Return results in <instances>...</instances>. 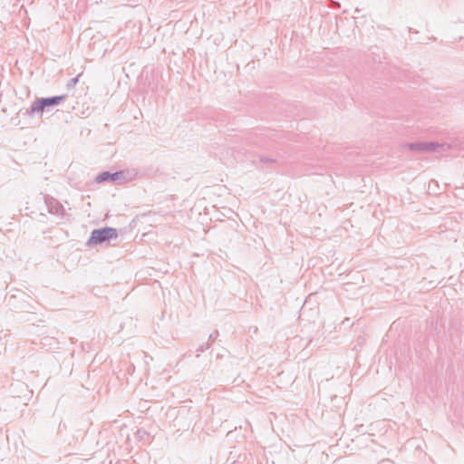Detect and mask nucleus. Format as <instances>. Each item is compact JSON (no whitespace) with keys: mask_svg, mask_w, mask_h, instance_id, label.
Returning a JSON list of instances; mask_svg holds the SVG:
<instances>
[{"mask_svg":"<svg viewBox=\"0 0 464 464\" xmlns=\"http://www.w3.org/2000/svg\"><path fill=\"white\" fill-rule=\"evenodd\" d=\"M118 237V232L113 227H104L101 229H95L92 232L91 237L88 241L89 245H98L111 239H116Z\"/></svg>","mask_w":464,"mask_h":464,"instance_id":"f257e3e1","label":"nucleus"},{"mask_svg":"<svg viewBox=\"0 0 464 464\" xmlns=\"http://www.w3.org/2000/svg\"><path fill=\"white\" fill-rule=\"evenodd\" d=\"M218 336V331H215L214 333L210 334H209V337H208V343L209 342H213L217 337Z\"/></svg>","mask_w":464,"mask_h":464,"instance_id":"423d86ee","label":"nucleus"},{"mask_svg":"<svg viewBox=\"0 0 464 464\" xmlns=\"http://www.w3.org/2000/svg\"><path fill=\"white\" fill-rule=\"evenodd\" d=\"M440 147V144L437 142H416L410 143L408 148L411 150L419 151V152H431L436 150Z\"/></svg>","mask_w":464,"mask_h":464,"instance_id":"7ed1b4c3","label":"nucleus"},{"mask_svg":"<svg viewBox=\"0 0 464 464\" xmlns=\"http://www.w3.org/2000/svg\"><path fill=\"white\" fill-rule=\"evenodd\" d=\"M110 179V173L109 172H103L102 174H100L96 180L98 182H102V181H105V180H109Z\"/></svg>","mask_w":464,"mask_h":464,"instance_id":"39448f33","label":"nucleus"},{"mask_svg":"<svg viewBox=\"0 0 464 464\" xmlns=\"http://www.w3.org/2000/svg\"><path fill=\"white\" fill-rule=\"evenodd\" d=\"M210 346V343L207 342V343H203L201 345H199L197 350H196V353H197V356L198 357L200 353H203L205 352L206 350H208Z\"/></svg>","mask_w":464,"mask_h":464,"instance_id":"20e7f679","label":"nucleus"},{"mask_svg":"<svg viewBox=\"0 0 464 464\" xmlns=\"http://www.w3.org/2000/svg\"><path fill=\"white\" fill-rule=\"evenodd\" d=\"M350 321L349 318H345L343 321V324H345L346 323H348Z\"/></svg>","mask_w":464,"mask_h":464,"instance_id":"1a4fd4ad","label":"nucleus"},{"mask_svg":"<svg viewBox=\"0 0 464 464\" xmlns=\"http://www.w3.org/2000/svg\"><path fill=\"white\" fill-rule=\"evenodd\" d=\"M78 77H79V76H77L76 78H74V79H72V82L73 84H75V83L78 82Z\"/></svg>","mask_w":464,"mask_h":464,"instance_id":"6e6552de","label":"nucleus"},{"mask_svg":"<svg viewBox=\"0 0 464 464\" xmlns=\"http://www.w3.org/2000/svg\"><path fill=\"white\" fill-rule=\"evenodd\" d=\"M64 99V95L37 99L31 105L30 114H42L46 108L58 105Z\"/></svg>","mask_w":464,"mask_h":464,"instance_id":"f03ea898","label":"nucleus"},{"mask_svg":"<svg viewBox=\"0 0 464 464\" xmlns=\"http://www.w3.org/2000/svg\"><path fill=\"white\" fill-rule=\"evenodd\" d=\"M119 176H120V173H118V172L110 174V179L114 181V180L118 179Z\"/></svg>","mask_w":464,"mask_h":464,"instance_id":"0eeeda50","label":"nucleus"}]
</instances>
